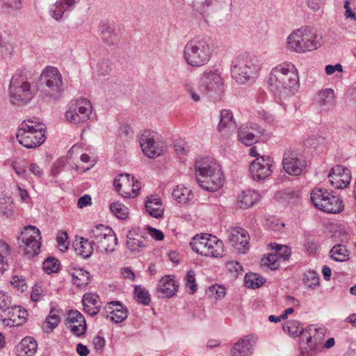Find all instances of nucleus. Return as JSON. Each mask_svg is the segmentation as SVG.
I'll return each mask as SVG.
<instances>
[{"label":"nucleus","mask_w":356,"mask_h":356,"mask_svg":"<svg viewBox=\"0 0 356 356\" xmlns=\"http://www.w3.org/2000/svg\"><path fill=\"white\" fill-rule=\"evenodd\" d=\"M268 86L280 99L294 95L300 86L296 66L292 63L284 62L273 67L269 74Z\"/></svg>","instance_id":"1"},{"label":"nucleus","mask_w":356,"mask_h":356,"mask_svg":"<svg viewBox=\"0 0 356 356\" xmlns=\"http://www.w3.org/2000/svg\"><path fill=\"white\" fill-rule=\"evenodd\" d=\"M323 44V36L315 29L308 26L294 30L286 38L287 49L298 54L316 50Z\"/></svg>","instance_id":"2"},{"label":"nucleus","mask_w":356,"mask_h":356,"mask_svg":"<svg viewBox=\"0 0 356 356\" xmlns=\"http://www.w3.org/2000/svg\"><path fill=\"white\" fill-rule=\"evenodd\" d=\"M195 168L197 181L203 189L213 192L222 186V172L216 161L201 158L196 161Z\"/></svg>","instance_id":"3"},{"label":"nucleus","mask_w":356,"mask_h":356,"mask_svg":"<svg viewBox=\"0 0 356 356\" xmlns=\"http://www.w3.org/2000/svg\"><path fill=\"white\" fill-rule=\"evenodd\" d=\"M213 50V44L209 38L198 36L185 44L184 58L190 66L200 67L209 62Z\"/></svg>","instance_id":"4"},{"label":"nucleus","mask_w":356,"mask_h":356,"mask_svg":"<svg viewBox=\"0 0 356 356\" xmlns=\"http://www.w3.org/2000/svg\"><path fill=\"white\" fill-rule=\"evenodd\" d=\"M261 66L255 56L244 53L234 57L231 64V76L238 83L252 81L257 76Z\"/></svg>","instance_id":"5"},{"label":"nucleus","mask_w":356,"mask_h":356,"mask_svg":"<svg viewBox=\"0 0 356 356\" xmlns=\"http://www.w3.org/2000/svg\"><path fill=\"white\" fill-rule=\"evenodd\" d=\"M22 74V71H17L13 74L8 88L9 101L13 105L17 106L29 104L38 91Z\"/></svg>","instance_id":"6"},{"label":"nucleus","mask_w":356,"mask_h":356,"mask_svg":"<svg viewBox=\"0 0 356 356\" xmlns=\"http://www.w3.org/2000/svg\"><path fill=\"white\" fill-rule=\"evenodd\" d=\"M45 130L41 123L24 121L18 128L16 137L18 142L28 149L35 148L45 140Z\"/></svg>","instance_id":"7"},{"label":"nucleus","mask_w":356,"mask_h":356,"mask_svg":"<svg viewBox=\"0 0 356 356\" xmlns=\"http://www.w3.org/2000/svg\"><path fill=\"white\" fill-rule=\"evenodd\" d=\"M40 86L44 97L51 99L59 98L63 91V83L58 70L51 66L46 67L40 74Z\"/></svg>","instance_id":"8"},{"label":"nucleus","mask_w":356,"mask_h":356,"mask_svg":"<svg viewBox=\"0 0 356 356\" xmlns=\"http://www.w3.org/2000/svg\"><path fill=\"white\" fill-rule=\"evenodd\" d=\"M88 235L97 250L102 253L113 252L118 244V238L113 230L102 224L93 227Z\"/></svg>","instance_id":"9"},{"label":"nucleus","mask_w":356,"mask_h":356,"mask_svg":"<svg viewBox=\"0 0 356 356\" xmlns=\"http://www.w3.org/2000/svg\"><path fill=\"white\" fill-rule=\"evenodd\" d=\"M192 250L206 257H220L223 255V242L216 236L202 234L193 237L190 243Z\"/></svg>","instance_id":"10"},{"label":"nucleus","mask_w":356,"mask_h":356,"mask_svg":"<svg viewBox=\"0 0 356 356\" xmlns=\"http://www.w3.org/2000/svg\"><path fill=\"white\" fill-rule=\"evenodd\" d=\"M311 201L316 208L328 213H339L343 209L339 195L325 188H315L311 193Z\"/></svg>","instance_id":"11"},{"label":"nucleus","mask_w":356,"mask_h":356,"mask_svg":"<svg viewBox=\"0 0 356 356\" xmlns=\"http://www.w3.org/2000/svg\"><path fill=\"white\" fill-rule=\"evenodd\" d=\"M41 234L40 230L35 226H25L17 237V243L24 255L31 258L38 255L40 250Z\"/></svg>","instance_id":"12"},{"label":"nucleus","mask_w":356,"mask_h":356,"mask_svg":"<svg viewBox=\"0 0 356 356\" xmlns=\"http://www.w3.org/2000/svg\"><path fill=\"white\" fill-rule=\"evenodd\" d=\"M139 143L143 153L149 158L160 156L165 147V143L157 133L145 130L139 136Z\"/></svg>","instance_id":"13"},{"label":"nucleus","mask_w":356,"mask_h":356,"mask_svg":"<svg viewBox=\"0 0 356 356\" xmlns=\"http://www.w3.org/2000/svg\"><path fill=\"white\" fill-rule=\"evenodd\" d=\"M92 113L90 102L83 97L78 98L70 102L69 108L65 112L67 120L74 124L86 122Z\"/></svg>","instance_id":"14"},{"label":"nucleus","mask_w":356,"mask_h":356,"mask_svg":"<svg viewBox=\"0 0 356 356\" xmlns=\"http://www.w3.org/2000/svg\"><path fill=\"white\" fill-rule=\"evenodd\" d=\"M282 165L284 171L291 176H299L307 167V161L296 151L286 149L283 154Z\"/></svg>","instance_id":"15"},{"label":"nucleus","mask_w":356,"mask_h":356,"mask_svg":"<svg viewBox=\"0 0 356 356\" xmlns=\"http://www.w3.org/2000/svg\"><path fill=\"white\" fill-rule=\"evenodd\" d=\"M324 332L323 328H317L314 325L308 326L300 342V356H316L319 350L315 334L318 332L323 334Z\"/></svg>","instance_id":"16"},{"label":"nucleus","mask_w":356,"mask_h":356,"mask_svg":"<svg viewBox=\"0 0 356 356\" xmlns=\"http://www.w3.org/2000/svg\"><path fill=\"white\" fill-rule=\"evenodd\" d=\"M273 159L268 156H260L250 165V172L254 180H263L272 173Z\"/></svg>","instance_id":"17"},{"label":"nucleus","mask_w":356,"mask_h":356,"mask_svg":"<svg viewBox=\"0 0 356 356\" xmlns=\"http://www.w3.org/2000/svg\"><path fill=\"white\" fill-rule=\"evenodd\" d=\"M200 87L206 92L218 93L222 90V81L217 70H205L200 81Z\"/></svg>","instance_id":"18"},{"label":"nucleus","mask_w":356,"mask_h":356,"mask_svg":"<svg viewBox=\"0 0 356 356\" xmlns=\"http://www.w3.org/2000/svg\"><path fill=\"white\" fill-rule=\"evenodd\" d=\"M330 184L337 188H346L350 182L351 175L349 169L341 165L333 167L328 175Z\"/></svg>","instance_id":"19"},{"label":"nucleus","mask_w":356,"mask_h":356,"mask_svg":"<svg viewBox=\"0 0 356 356\" xmlns=\"http://www.w3.org/2000/svg\"><path fill=\"white\" fill-rule=\"evenodd\" d=\"M236 123L231 111L223 109L220 111V119L218 125V131L220 136L225 139L228 138L236 129Z\"/></svg>","instance_id":"20"},{"label":"nucleus","mask_w":356,"mask_h":356,"mask_svg":"<svg viewBox=\"0 0 356 356\" xmlns=\"http://www.w3.org/2000/svg\"><path fill=\"white\" fill-rule=\"evenodd\" d=\"M65 324L76 336L80 337L86 331L84 316L77 310H70L67 314Z\"/></svg>","instance_id":"21"},{"label":"nucleus","mask_w":356,"mask_h":356,"mask_svg":"<svg viewBox=\"0 0 356 356\" xmlns=\"http://www.w3.org/2000/svg\"><path fill=\"white\" fill-rule=\"evenodd\" d=\"M228 238L232 245L239 252H243L248 248L250 236L248 232L243 228H231Z\"/></svg>","instance_id":"22"},{"label":"nucleus","mask_w":356,"mask_h":356,"mask_svg":"<svg viewBox=\"0 0 356 356\" xmlns=\"http://www.w3.org/2000/svg\"><path fill=\"white\" fill-rule=\"evenodd\" d=\"M256 340L257 337L254 335L245 336L234 344L231 350L232 355L250 356Z\"/></svg>","instance_id":"23"},{"label":"nucleus","mask_w":356,"mask_h":356,"mask_svg":"<svg viewBox=\"0 0 356 356\" xmlns=\"http://www.w3.org/2000/svg\"><path fill=\"white\" fill-rule=\"evenodd\" d=\"M251 129L255 130L257 134L250 131V129L246 127H241L238 130V140L246 146H250L257 143L260 136H263L265 133V130L257 125H255L254 127H251Z\"/></svg>","instance_id":"24"},{"label":"nucleus","mask_w":356,"mask_h":356,"mask_svg":"<svg viewBox=\"0 0 356 356\" xmlns=\"http://www.w3.org/2000/svg\"><path fill=\"white\" fill-rule=\"evenodd\" d=\"M314 101L322 111H330L336 104L334 92L330 88L322 90L316 95Z\"/></svg>","instance_id":"25"},{"label":"nucleus","mask_w":356,"mask_h":356,"mask_svg":"<svg viewBox=\"0 0 356 356\" xmlns=\"http://www.w3.org/2000/svg\"><path fill=\"white\" fill-rule=\"evenodd\" d=\"M178 288L179 284L173 275H166L162 277L157 284V291L165 298H171L175 296Z\"/></svg>","instance_id":"26"},{"label":"nucleus","mask_w":356,"mask_h":356,"mask_svg":"<svg viewBox=\"0 0 356 356\" xmlns=\"http://www.w3.org/2000/svg\"><path fill=\"white\" fill-rule=\"evenodd\" d=\"M107 317L115 323H121L127 318V309L119 301L111 302L105 307Z\"/></svg>","instance_id":"27"},{"label":"nucleus","mask_w":356,"mask_h":356,"mask_svg":"<svg viewBox=\"0 0 356 356\" xmlns=\"http://www.w3.org/2000/svg\"><path fill=\"white\" fill-rule=\"evenodd\" d=\"M127 247L133 253L140 252L146 247L145 238L136 229L129 231L127 236Z\"/></svg>","instance_id":"28"},{"label":"nucleus","mask_w":356,"mask_h":356,"mask_svg":"<svg viewBox=\"0 0 356 356\" xmlns=\"http://www.w3.org/2000/svg\"><path fill=\"white\" fill-rule=\"evenodd\" d=\"M83 310L91 316L96 315L100 309L101 302L99 296L92 293H86L82 299Z\"/></svg>","instance_id":"29"},{"label":"nucleus","mask_w":356,"mask_h":356,"mask_svg":"<svg viewBox=\"0 0 356 356\" xmlns=\"http://www.w3.org/2000/svg\"><path fill=\"white\" fill-rule=\"evenodd\" d=\"M73 246L78 255L86 259L92 255L95 245L92 241L83 237H80L75 240Z\"/></svg>","instance_id":"30"},{"label":"nucleus","mask_w":356,"mask_h":356,"mask_svg":"<svg viewBox=\"0 0 356 356\" xmlns=\"http://www.w3.org/2000/svg\"><path fill=\"white\" fill-rule=\"evenodd\" d=\"M131 177L129 174H121L113 181V185L116 191L125 198L131 197L130 193Z\"/></svg>","instance_id":"31"},{"label":"nucleus","mask_w":356,"mask_h":356,"mask_svg":"<svg viewBox=\"0 0 356 356\" xmlns=\"http://www.w3.org/2000/svg\"><path fill=\"white\" fill-rule=\"evenodd\" d=\"M145 207L147 212L155 218H161L163 215L164 208L161 200L156 196L147 197Z\"/></svg>","instance_id":"32"},{"label":"nucleus","mask_w":356,"mask_h":356,"mask_svg":"<svg viewBox=\"0 0 356 356\" xmlns=\"http://www.w3.org/2000/svg\"><path fill=\"white\" fill-rule=\"evenodd\" d=\"M69 274L72 277L73 284L77 287H85L89 284L90 273L83 268H74L69 270Z\"/></svg>","instance_id":"33"},{"label":"nucleus","mask_w":356,"mask_h":356,"mask_svg":"<svg viewBox=\"0 0 356 356\" xmlns=\"http://www.w3.org/2000/svg\"><path fill=\"white\" fill-rule=\"evenodd\" d=\"M259 194L252 190L243 191L237 197V205L241 209H248L254 205L259 200Z\"/></svg>","instance_id":"34"},{"label":"nucleus","mask_w":356,"mask_h":356,"mask_svg":"<svg viewBox=\"0 0 356 356\" xmlns=\"http://www.w3.org/2000/svg\"><path fill=\"white\" fill-rule=\"evenodd\" d=\"M35 340L30 337L24 338L18 346V352L20 356H33L37 350Z\"/></svg>","instance_id":"35"},{"label":"nucleus","mask_w":356,"mask_h":356,"mask_svg":"<svg viewBox=\"0 0 356 356\" xmlns=\"http://www.w3.org/2000/svg\"><path fill=\"white\" fill-rule=\"evenodd\" d=\"M101 37L108 45H113L119 41V36L113 26L108 24H103L100 27Z\"/></svg>","instance_id":"36"},{"label":"nucleus","mask_w":356,"mask_h":356,"mask_svg":"<svg viewBox=\"0 0 356 356\" xmlns=\"http://www.w3.org/2000/svg\"><path fill=\"white\" fill-rule=\"evenodd\" d=\"M172 195L180 204L189 202L193 198L192 191L183 185L177 186Z\"/></svg>","instance_id":"37"},{"label":"nucleus","mask_w":356,"mask_h":356,"mask_svg":"<svg viewBox=\"0 0 356 356\" xmlns=\"http://www.w3.org/2000/svg\"><path fill=\"white\" fill-rule=\"evenodd\" d=\"M282 328L284 332H287L293 337H299L302 334L303 336L305 334V330L304 331L303 327L297 321H287L283 325Z\"/></svg>","instance_id":"38"},{"label":"nucleus","mask_w":356,"mask_h":356,"mask_svg":"<svg viewBox=\"0 0 356 356\" xmlns=\"http://www.w3.org/2000/svg\"><path fill=\"white\" fill-rule=\"evenodd\" d=\"M330 257L336 261H345L349 259V252L346 246L338 244L334 245L330 252Z\"/></svg>","instance_id":"39"},{"label":"nucleus","mask_w":356,"mask_h":356,"mask_svg":"<svg viewBox=\"0 0 356 356\" xmlns=\"http://www.w3.org/2000/svg\"><path fill=\"white\" fill-rule=\"evenodd\" d=\"M14 213L13 202L11 197H0V215L9 218L13 216Z\"/></svg>","instance_id":"40"},{"label":"nucleus","mask_w":356,"mask_h":356,"mask_svg":"<svg viewBox=\"0 0 356 356\" xmlns=\"http://www.w3.org/2000/svg\"><path fill=\"white\" fill-rule=\"evenodd\" d=\"M8 316L19 321L22 325L26 321L27 311L19 306H11L8 310Z\"/></svg>","instance_id":"41"},{"label":"nucleus","mask_w":356,"mask_h":356,"mask_svg":"<svg viewBox=\"0 0 356 356\" xmlns=\"http://www.w3.org/2000/svg\"><path fill=\"white\" fill-rule=\"evenodd\" d=\"M110 210L114 216L120 219L124 220L128 218V208L119 202L112 203L110 205Z\"/></svg>","instance_id":"42"},{"label":"nucleus","mask_w":356,"mask_h":356,"mask_svg":"<svg viewBox=\"0 0 356 356\" xmlns=\"http://www.w3.org/2000/svg\"><path fill=\"white\" fill-rule=\"evenodd\" d=\"M59 322V315L55 314L54 309H51L49 314L46 318L45 325H43V330L46 332H50L57 327Z\"/></svg>","instance_id":"43"},{"label":"nucleus","mask_w":356,"mask_h":356,"mask_svg":"<svg viewBox=\"0 0 356 356\" xmlns=\"http://www.w3.org/2000/svg\"><path fill=\"white\" fill-rule=\"evenodd\" d=\"M244 282L247 287L256 289L264 284V280L257 273H248L245 276Z\"/></svg>","instance_id":"44"},{"label":"nucleus","mask_w":356,"mask_h":356,"mask_svg":"<svg viewBox=\"0 0 356 356\" xmlns=\"http://www.w3.org/2000/svg\"><path fill=\"white\" fill-rule=\"evenodd\" d=\"M60 262L54 257H49L42 264V268L47 274L56 273L59 270Z\"/></svg>","instance_id":"45"},{"label":"nucleus","mask_w":356,"mask_h":356,"mask_svg":"<svg viewBox=\"0 0 356 356\" xmlns=\"http://www.w3.org/2000/svg\"><path fill=\"white\" fill-rule=\"evenodd\" d=\"M303 282L309 288L312 289H316L319 286V277L314 271H307L305 273Z\"/></svg>","instance_id":"46"},{"label":"nucleus","mask_w":356,"mask_h":356,"mask_svg":"<svg viewBox=\"0 0 356 356\" xmlns=\"http://www.w3.org/2000/svg\"><path fill=\"white\" fill-rule=\"evenodd\" d=\"M280 259L275 252L270 253L266 257L261 259V264L268 266L271 270H276L280 266L279 261Z\"/></svg>","instance_id":"47"},{"label":"nucleus","mask_w":356,"mask_h":356,"mask_svg":"<svg viewBox=\"0 0 356 356\" xmlns=\"http://www.w3.org/2000/svg\"><path fill=\"white\" fill-rule=\"evenodd\" d=\"M134 293L138 302L145 305H148L150 302V296L148 291L140 286L136 285L134 287Z\"/></svg>","instance_id":"48"},{"label":"nucleus","mask_w":356,"mask_h":356,"mask_svg":"<svg viewBox=\"0 0 356 356\" xmlns=\"http://www.w3.org/2000/svg\"><path fill=\"white\" fill-rule=\"evenodd\" d=\"M65 11H67V8L64 7L62 1L58 0L54 4L51 6L49 13L53 18L58 20L62 18Z\"/></svg>","instance_id":"49"},{"label":"nucleus","mask_w":356,"mask_h":356,"mask_svg":"<svg viewBox=\"0 0 356 356\" xmlns=\"http://www.w3.org/2000/svg\"><path fill=\"white\" fill-rule=\"evenodd\" d=\"M185 285L188 288L191 294H193L197 291V285L195 280V273L193 270H189L185 276Z\"/></svg>","instance_id":"50"},{"label":"nucleus","mask_w":356,"mask_h":356,"mask_svg":"<svg viewBox=\"0 0 356 356\" xmlns=\"http://www.w3.org/2000/svg\"><path fill=\"white\" fill-rule=\"evenodd\" d=\"M112 70V65L108 59H102L97 65V73L98 76H106Z\"/></svg>","instance_id":"51"},{"label":"nucleus","mask_w":356,"mask_h":356,"mask_svg":"<svg viewBox=\"0 0 356 356\" xmlns=\"http://www.w3.org/2000/svg\"><path fill=\"white\" fill-rule=\"evenodd\" d=\"M10 248L5 242L0 241V270H5L7 266L6 256L9 254Z\"/></svg>","instance_id":"52"},{"label":"nucleus","mask_w":356,"mask_h":356,"mask_svg":"<svg viewBox=\"0 0 356 356\" xmlns=\"http://www.w3.org/2000/svg\"><path fill=\"white\" fill-rule=\"evenodd\" d=\"M10 284L17 291L20 293H23L27 289V285L25 280L22 277H13Z\"/></svg>","instance_id":"53"},{"label":"nucleus","mask_w":356,"mask_h":356,"mask_svg":"<svg viewBox=\"0 0 356 356\" xmlns=\"http://www.w3.org/2000/svg\"><path fill=\"white\" fill-rule=\"evenodd\" d=\"M212 3L213 0H193V7L195 10L204 13L207 12L208 8Z\"/></svg>","instance_id":"54"},{"label":"nucleus","mask_w":356,"mask_h":356,"mask_svg":"<svg viewBox=\"0 0 356 356\" xmlns=\"http://www.w3.org/2000/svg\"><path fill=\"white\" fill-rule=\"evenodd\" d=\"M12 298L4 291H0V309L7 311L12 305Z\"/></svg>","instance_id":"55"},{"label":"nucleus","mask_w":356,"mask_h":356,"mask_svg":"<svg viewBox=\"0 0 356 356\" xmlns=\"http://www.w3.org/2000/svg\"><path fill=\"white\" fill-rule=\"evenodd\" d=\"M275 252L280 259L283 261L287 260L291 253V249L286 245H277Z\"/></svg>","instance_id":"56"},{"label":"nucleus","mask_w":356,"mask_h":356,"mask_svg":"<svg viewBox=\"0 0 356 356\" xmlns=\"http://www.w3.org/2000/svg\"><path fill=\"white\" fill-rule=\"evenodd\" d=\"M12 167L15 173L19 176H24L26 172L25 161L21 159H17L12 162Z\"/></svg>","instance_id":"57"},{"label":"nucleus","mask_w":356,"mask_h":356,"mask_svg":"<svg viewBox=\"0 0 356 356\" xmlns=\"http://www.w3.org/2000/svg\"><path fill=\"white\" fill-rule=\"evenodd\" d=\"M67 239H68V236H67V232L62 231L58 234V235L56 238V241L58 243V246L60 248V249L61 250H65L68 248V245H69L70 243Z\"/></svg>","instance_id":"58"},{"label":"nucleus","mask_w":356,"mask_h":356,"mask_svg":"<svg viewBox=\"0 0 356 356\" xmlns=\"http://www.w3.org/2000/svg\"><path fill=\"white\" fill-rule=\"evenodd\" d=\"M300 191L292 188H288L282 191V197L289 201L298 199Z\"/></svg>","instance_id":"59"},{"label":"nucleus","mask_w":356,"mask_h":356,"mask_svg":"<svg viewBox=\"0 0 356 356\" xmlns=\"http://www.w3.org/2000/svg\"><path fill=\"white\" fill-rule=\"evenodd\" d=\"M226 268L233 276H237L242 271V266L236 261H230L226 264Z\"/></svg>","instance_id":"60"},{"label":"nucleus","mask_w":356,"mask_h":356,"mask_svg":"<svg viewBox=\"0 0 356 356\" xmlns=\"http://www.w3.org/2000/svg\"><path fill=\"white\" fill-rule=\"evenodd\" d=\"M175 150L177 154L185 155L188 152V146L184 140H178L174 145Z\"/></svg>","instance_id":"61"},{"label":"nucleus","mask_w":356,"mask_h":356,"mask_svg":"<svg viewBox=\"0 0 356 356\" xmlns=\"http://www.w3.org/2000/svg\"><path fill=\"white\" fill-rule=\"evenodd\" d=\"M92 345L96 351L102 353L103 348L106 345V341L103 337L97 335L93 338Z\"/></svg>","instance_id":"62"},{"label":"nucleus","mask_w":356,"mask_h":356,"mask_svg":"<svg viewBox=\"0 0 356 356\" xmlns=\"http://www.w3.org/2000/svg\"><path fill=\"white\" fill-rule=\"evenodd\" d=\"M4 7L11 10H18L21 8L22 0H0Z\"/></svg>","instance_id":"63"},{"label":"nucleus","mask_w":356,"mask_h":356,"mask_svg":"<svg viewBox=\"0 0 356 356\" xmlns=\"http://www.w3.org/2000/svg\"><path fill=\"white\" fill-rule=\"evenodd\" d=\"M42 297V290L40 286L35 285L31 294V299L33 302L39 301Z\"/></svg>","instance_id":"64"}]
</instances>
